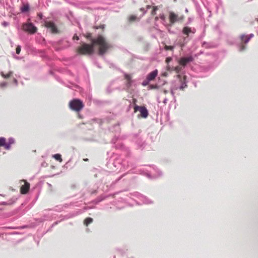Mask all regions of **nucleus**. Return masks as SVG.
Listing matches in <instances>:
<instances>
[{"label": "nucleus", "mask_w": 258, "mask_h": 258, "mask_svg": "<svg viewBox=\"0 0 258 258\" xmlns=\"http://www.w3.org/2000/svg\"><path fill=\"white\" fill-rule=\"evenodd\" d=\"M84 36L88 39L91 40L92 42V40L94 39L92 38V34L91 33H87L86 34H84Z\"/></svg>", "instance_id": "21"}, {"label": "nucleus", "mask_w": 258, "mask_h": 258, "mask_svg": "<svg viewBox=\"0 0 258 258\" xmlns=\"http://www.w3.org/2000/svg\"><path fill=\"white\" fill-rule=\"evenodd\" d=\"M245 49V46L243 44H241L239 47V50L240 51H243Z\"/></svg>", "instance_id": "29"}, {"label": "nucleus", "mask_w": 258, "mask_h": 258, "mask_svg": "<svg viewBox=\"0 0 258 258\" xmlns=\"http://www.w3.org/2000/svg\"><path fill=\"white\" fill-rule=\"evenodd\" d=\"M134 103H135L136 102V99H134Z\"/></svg>", "instance_id": "36"}, {"label": "nucleus", "mask_w": 258, "mask_h": 258, "mask_svg": "<svg viewBox=\"0 0 258 258\" xmlns=\"http://www.w3.org/2000/svg\"><path fill=\"white\" fill-rule=\"evenodd\" d=\"M83 160H84V161H88V159H87V158H86V159H84Z\"/></svg>", "instance_id": "35"}, {"label": "nucleus", "mask_w": 258, "mask_h": 258, "mask_svg": "<svg viewBox=\"0 0 258 258\" xmlns=\"http://www.w3.org/2000/svg\"><path fill=\"white\" fill-rule=\"evenodd\" d=\"M84 106L83 102L78 99H74L69 103V107L73 110L80 111Z\"/></svg>", "instance_id": "3"}, {"label": "nucleus", "mask_w": 258, "mask_h": 258, "mask_svg": "<svg viewBox=\"0 0 258 258\" xmlns=\"http://www.w3.org/2000/svg\"><path fill=\"white\" fill-rule=\"evenodd\" d=\"M158 86L157 85H150L149 86V89H158Z\"/></svg>", "instance_id": "25"}, {"label": "nucleus", "mask_w": 258, "mask_h": 258, "mask_svg": "<svg viewBox=\"0 0 258 258\" xmlns=\"http://www.w3.org/2000/svg\"><path fill=\"white\" fill-rule=\"evenodd\" d=\"M44 26L51 30L53 33H58V30L55 24L51 21H45L44 23Z\"/></svg>", "instance_id": "7"}, {"label": "nucleus", "mask_w": 258, "mask_h": 258, "mask_svg": "<svg viewBox=\"0 0 258 258\" xmlns=\"http://www.w3.org/2000/svg\"><path fill=\"white\" fill-rule=\"evenodd\" d=\"M254 36L253 34H250L249 35H244L242 34L240 36V40L241 42L244 44H246L248 42L249 40Z\"/></svg>", "instance_id": "9"}, {"label": "nucleus", "mask_w": 258, "mask_h": 258, "mask_svg": "<svg viewBox=\"0 0 258 258\" xmlns=\"http://www.w3.org/2000/svg\"><path fill=\"white\" fill-rule=\"evenodd\" d=\"M183 20V18L182 17H181L180 18H178V21L179 20Z\"/></svg>", "instance_id": "34"}, {"label": "nucleus", "mask_w": 258, "mask_h": 258, "mask_svg": "<svg viewBox=\"0 0 258 258\" xmlns=\"http://www.w3.org/2000/svg\"><path fill=\"white\" fill-rule=\"evenodd\" d=\"M53 157L59 162L61 163L62 161L61 156L59 154H56L53 155Z\"/></svg>", "instance_id": "19"}, {"label": "nucleus", "mask_w": 258, "mask_h": 258, "mask_svg": "<svg viewBox=\"0 0 258 258\" xmlns=\"http://www.w3.org/2000/svg\"><path fill=\"white\" fill-rule=\"evenodd\" d=\"M151 8V6H150V5H147V6H146V9H150Z\"/></svg>", "instance_id": "33"}, {"label": "nucleus", "mask_w": 258, "mask_h": 258, "mask_svg": "<svg viewBox=\"0 0 258 258\" xmlns=\"http://www.w3.org/2000/svg\"><path fill=\"white\" fill-rule=\"evenodd\" d=\"M141 112V115L143 118H146L148 116V111L145 106H139L135 105L134 107V111L136 112L138 111Z\"/></svg>", "instance_id": "5"}, {"label": "nucleus", "mask_w": 258, "mask_h": 258, "mask_svg": "<svg viewBox=\"0 0 258 258\" xmlns=\"http://www.w3.org/2000/svg\"><path fill=\"white\" fill-rule=\"evenodd\" d=\"M93 222V219L90 217L86 218L84 221V224L86 226H88L89 224H91Z\"/></svg>", "instance_id": "18"}, {"label": "nucleus", "mask_w": 258, "mask_h": 258, "mask_svg": "<svg viewBox=\"0 0 258 258\" xmlns=\"http://www.w3.org/2000/svg\"><path fill=\"white\" fill-rule=\"evenodd\" d=\"M22 12H25L29 10V6L28 5H24L21 9Z\"/></svg>", "instance_id": "20"}, {"label": "nucleus", "mask_w": 258, "mask_h": 258, "mask_svg": "<svg viewBox=\"0 0 258 258\" xmlns=\"http://www.w3.org/2000/svg\"><path fill=\"white\" fill-rule=\"evenodd\" d=\"M21 46L20 45H18L16 48V52L17 54H19L21 51Z\"/></svg>", "instance_id": "27"}, {"label": "nucleus", "mask_w": 258, "mask_h": 258, "mask_svg": "<svg viewBox=\"0 0 258 258\" xmlns=\"http://www.w3.org/2000/svg\"><path fill=\"white\" fill-rule=\"evenodd\" d=\"M193 60L194 58L192 56L183 57L178 60V65L184 67L187 63L192 61Z\"/></svg>", "instance_id": "6"}, {"label": "nucleus", "mask_w": 258, "mask_h": 258, "mask_svg": "<svg viewBox=\"0 0 258 258\" xmlns=\"http://www.w3.org/2000/svg\"><path fill=\"white\" fill-rule=\"evenodd\" d=\"M172 58L170 57H167L166 59V63H167V69L168 71H172L174 69L173 66L170 67L169 64V62L171 61Z\"/></svg>", "instance_id": "14"}, {"label": "nucleus", "mask_w": 258, "mask_h": 258, "mask_svg": "<svg viewBox=\"0 0 258 258\" xmlns=\"http://www.w3.org/2000/svg\"><path fill=\"white\" fill-rule=\"evenodd\" d=\"M0 146L4 147L5 149L7 150L10 149V144H7L6 139L4 137L0 138Z\"/></svg>", "instance_id": "12"}, {"label": "nucleus", "mask_w": 258, "mask_h": 258, "mask_svg": "<svg viewBox=\"0 0 258 258\" xmlns=\"http://www.w3.org/2000/svg\"><path fill=\"white\" fill-rule=\"evenodd\" d=\"M22 29L24 31L30 33L34 34L36 32L37 28L31 22L30 19L27 22L22 25Z\"/></svg>", "instance_id": "4"}, {"label": "nucleus", "mask_w": 258, "mask_h": 258, "mask_svg": "<svg viewBox=\"0 0 258 258\" xmlns=\"http://www.w3.org/2000/svg\"><path fill=\"white\" fill-rule=\"evenodd\" d=\"M13 81H14V83L15 84H16V85L18 84V81L17 80V79H14V80H13Z\"/></svg>", "instance_id": "32"}, {"label": "nucleus", "mask_w": 258, "mask_h": 258, "mask_svg": "<svg viewBox=\"0 0 258 258\" xmlns=\"http://www.w3.org/2000/svg\"><path fill=\"white\" fill-rule=\"evenodd\" d=\"M174 69H175V70H176V69H177V67H175L174 68Z\"/></svg>", "instance_id": "39"}, {"label": "nucleus", "mask_w": 258, "mask_h": 258, "mask_svg": "<svg viewBox=\"0 0 258 258\" xmlns=\"http://www.w3.org/2000/svg\"><path fill=\"white\" fill-rule=\"evenodd\" d=\"M158 75V71L157 70L150 73L147 77V78L150 81H152L155 79V78L157 77Z\"/></svg>", "instance_id": "13"}, {"label": "nucleus", "mask_w": 258, "mask_h": 258, "mask_svg": "<svg viewBox=\"0 0 258 258\" xmlns=\"http://www.w3.org/2000/svg\"><path fill=\"white\" fill-rule=\"evenodd\" d=\"M94 47L97 45L99 46L98 53L100 55H103L112 46L101 35H99L96 38L92 40Z\"/></svg>", "instance_id": "1"}, {"label": "nucleus", "mask_w": 258, "mask_h": 258, "mask_svg": "<svg viewBox=\"0 0 258 258\" xmlns=\"http://www.w3.org/2000/svg\"><path fill=\"white\" fill-rule=\"evenodd\" d=\"M125 79L127 80L128 84L131 82V76L130 75L125 74L124 76Z\"/></svg>", "instance_id": "22"}, {"label": "nucleus", "mask_w": 258, "mask_h": 258, "mask_svg": "<svg viewBox=\"0 0 258 258\" xmlns=\"http://www.w3.org/2000/svg\"><path fill=\"white\" fill-rule=\"evenodd\" d=\"M196 32L195 29H191L189 27H184L182 29V33L183 34L188 37L190 33L194 34Z\"/></svg>", "instance_id": "10"}, {"label": "nucleus", "mask_w": 258, "mask_h": 258, "mask_svg": "<svg viewBox=\"0 0 258 258\" xmlns=\"http://www.w3.org/2000/svg\"><path fill=\"white\" fill-rule=\"evenodd\" d=\"M140 10L143 12V15L142 16H143L146 13V11L145 10L144 8H141Z\"/></svg>", "instance_id": "30"}, {"label": "nucleus", "mask_w": 258, "mask_h": 258, "mask_svg": "<svg viewBox=\"0 0 258 258\" xmlns=\"http://www.w3.org/2000/svg\"><path fill=\"white\" fill-rule=\"evenodd\" d=\"M140 19V18H138L137 16L135 15H131L128 17V20L130 22H133L135 21H139Z\"/></svg>", "instance_id": "17"}, {"label": "nucleus", "mask_w": 258, "mask_h": 258, "mask_svg": "<svg viewBox=\"0 0 258 258\" xmlns=\"http://www.w3.org/2000/svg\"><path fill=\"white\" fill-rule=\"evenodd\" d=\"M13 73V72L10 71L8 74H5L3 72H1L0 73V74L3 78H4L5 79H8L11 77Z\"/></svg>", "instance_id": "15"}, {"label": "nucleus", "mask_w": 258, "mask_h": 258, "mask_svg": "<svg viewBox=\"0 0 258 258\" xmlns=\"http://www.w3.org/2000/svg\"><path fill=\"white\" fill-rule=\"evenodd\" d=\"M170 22L171 23H174L176 20V16L173 13H170L169 15Z\"/></svg>", "instance_id": "16"}, {"label": "nucleus", "mask_w": 258, "mask_h": 258, "mask_svg": "<svg viewBox=\"0 0 258 258\" xmlns=\"http://www.w3.org/2000/svg\"><path fill=\"white\" fill-rule=\"evenodd\" d=\"M164 48L166 50H172L173 49V47L172 46H168L165 45L164 46Z\"/></svg>", "instance_id": "24"}, {"label": "nucleus", "mask_w": 258, "mask_h": 258, "mask_svg": "<svg viewBox=\"0 0 258 258\" xmlns=\"http://www.w3.org/2000/svg\"><path fill=\"white\" fill-rule=\"evenodd\" d=\"M186 12H188V10L187 9L185 10Z\"/></svg>", "instance_id": "38"}, {"label": "nucleus", "mask_w": 258, "mask_h": 258, "mask_svg": "<svg viewBox=\"0 0 258 258\" xmlns=\"http://www.w3.org/2000/svg\"><path fill=\"white\" fill-rule=\"evenodd\" d=\"M157 10V8L156 7H153V9L151 12V15L152 16H154L156 14V11Z\"/></svg>", "instance_id": "23"}, {"label": "nucleus", "mask_w": 258, "mask_h": 258, "mask_svg": "<svg viewBox=\"0 0 258 258\" xmlns=\"http://www.w3.org/2000/svg\"><path fill=\"white\" fill-rule=\"evenodd\" d=\"M180 46H181V47H182V46H183V44H180Z\"/></svg>", "instance_id": "37"}, {"label": "nucleus", "mask_w": 258, "mask_h": 258, "mask_svg": "<svg viewBox=\"0 0 258 258\" xmlns=\"http://www.w3.org/2000/svg\"><path fill=\"white\" fill-rule=\"evenodd\" d=\"M73 39H76L78 40L79 39V37L77 35H75L73 38Z\"/></svg>", "instance_id": "31"}, {"label": "nucleus", "mask_w": 258, "mask_h": 258, "mask_svg": "<svg viewBox=\"0 0 258 258\" xmlns=\"http://www.w3.org/2000/svg\"><path fill=\"white\" fill-rule=\"evenodd\" d=\"M14 143V140L13 139H9L7 144H10V148H11V145Z\"/></svg>", "instance_id": "28"}, {"label": "nucleus", "mask_w": 258, "mask_h": 258, "mask_svg": "<svg viewBox=\"0 0 258 258\" xmlns=\"http://www.w3.org/2000/svg\"><path fill=\"white\" fill-rule=\"evenodd\" d=\"M21 181L23 182L24 184L21 186L20 192L22 194H26L29 190L30 183L25 180H22Z\"/></svg>", "instance_id": "8"}, {"label": "nucleus", "mask_w": 258, "mask_h": 258, "mask_svg": "<svg viewBox=\"0 0 258 258\" xmlns=\"http://www.w3.org/2000/svg\"><path fill=\"white\" fill-rule=\"evenodd\" d=\"M94 47L93 42L91 44L83 43L77 49V52L80 55H91L94 52Z\"/></svg>", "instance_id": "2"}, {"label": "nucleus", "mask_w": 258, "mask_h": 258, "mask_svg": "<svg viewBox=\"0 0 258 258\" xmlns=\"http://www.w3.org/2000/svg\"><path fill=\"white\" fill-rule=\"evenodd\" d=\"M186 78L185 76H184L182 78L180 75H178V81L181 82V85L180 86V90H183L184 88L187 87L185 82Z\"/></svg>", "instance_id": "11"}, {"label": "nucleus", "mask_w": 258, "mask_h": 258, "mask_svg": "<svg viewBox=\"0 0 258 258\" xmlns=\"http://www.w3.org/2000/svg\"><path fill=\"white\" fill-rule=\"evenodd\" d=\"M149 82H150V81L148 80V79L147 78H146V80H144L142 83L143 86H145L148 85L149 83Z\"/></svg>", "instance_id": "26"}]
</instances>
